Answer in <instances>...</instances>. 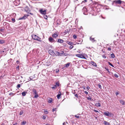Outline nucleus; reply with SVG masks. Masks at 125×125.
Masks as SVG:
<instances>
[{
    "label": "nucleus",
    "instance_id": "1",
    "mask_svg": "<svg viewBox=\"0 0 125 125\" xmlns=\"http://www.w3.org/2000/svg\"><path fill=\"white\" fill-rule=\"evenodd\" d=\"M77 57L81 58H83L86 59L85 56H86L87 55L85 53L78 54L75 55Z\"/></svg>",
    "mask_w": 125,
    "mask_h": 125
},
{
    "label": "nucleus",
    "instance_id": "2",
    "mask_svg": "<svg viewBox=\"0 0 125 125\" xmlns=\"http://www.w3.org/2000/svg\"><path fill=\"white\" fill-rule=\"evenodd\" d=\"M32 37L33 39L34 40H36L40 42H41L42 41L41 40V38H40L36 35H33L32 36Z\"/></svg>",
    "mask_w": 125,
    "mask_h": 125
},
{
    "label": "nucleus",
    "instance_id": "3",
    "mask_svg": "<svg viewBox=\"0 0 125 125\" xmlns=\"http://www.w3.org/2000/svg\"><path fill=\"white\" fill-rule=\"evenodd\" d=\"M104 114L105 115L109 116H113V114H112L109 113L108 112H104Z\"/></svg>",
    "mask_w": 125,
    "mask_h": 125
},
{
    "label": "nucleus",
    "instance_id": "4",
    "mask_svg": "<svg viewBox=\"0 0 125 125\" xmlns=\"http://www.w3.org/2000/svg\"><path fill=\"white\" fill-rule=\"evenodd\" d=\"M48 40L51 42H54L55 41L54 39L51 37H50L48 38Z\"/></svg>",
    "mask_w": 125,
    "mask_h": 125
},
{
    "label": "nucleus",
    "instance_id": "5",
    "mask_svg": "<svg viewBox=\"0 0 125 125\" xmlns=\"http://www.w3.org/2000/svg\"><path fill=\"white\" fill-rule=\"evenodd\" d=\"M46 10H43L42 9H41L40 10V12L42 14H45L46 13Z\"/></svg>",
    "mask_w": 125,
    "mask_h": 125
},
{
    "label": "nucleus",
    "instance_id": "6",
    "mask_svg": "<svg viewBox=\"0 0 125 125\" xmlns=\"http://www.w3.org/2000/svg\"><path fill=\"white\" fill-rule=\"evenodd\" d=\"M122 1L120 0H115L113 2L115 3L116 4H121L122 3Z\"/></svg>",
    "mask_w": 125,
    "mask_h": 125
},
{
    "label": "nucleus",
    "instance_id": "7",
    "mask_svg": "<svg viewBox=\"0 0 125 125\" xmlns=\"http://www.w3.org/2000/svg\"><path fill=\"white\" fill-rule=\"evenodd\" d=\"M90 63L94 66L95 67L97 66V65L96 64L94 61H91L90 62Z\"/></svg>",
    "mask_w": 125,
    "mask_h": 125
},
{
    "label": "nucleus",
    "instance_id": "8",
    "mask_svg": "<svg viewBox=\"0 0 125 125\" xmlns=\"http://www.w3.org/2000/svg\"><path fill=\"white\" fill-rule=\"evenodd\" d=\"M83 40L82 39H80L79 40H78V42H79L77 43V44H81L83 42Z\"/></svg>",
    "mask_w": 125,
    "mask_h": 125
},
{
    "label": "nucleus",
    "instance_id": "9",
    "mask_svg": "<svg viewBox=\"0 0 125 125\" xmlns=\"http://www.w3.org/2000/svg\"><path fill=\"white\" fill-rule=\"evenodd\" d=\"M53 101L52 99L50 98H49L48 100V102L49 103H51Z\"/></svg>",
    "mask_w": 125,
    "mask_h": 125
},
{
    "label": "nucleus",
    "instance_id": "10",
    "mask_svg": "<svg viewBox=\"0 0 125 125\" xmlns=\"http://www.w3.org/2000/svg\"><path fill=\"white\" fill-rule=\"evenodd\" d=\"M52 36L53 38H56L58 36V34L57 33H54L52 35Z\"/></svg>",
    "mask_w": 125,
    "mask_h": 125
},
{
    "label": "nucleus",
    "instance_id": "11",
    "mask_svg": "<svg viewBox=\"0 0 125 125\" xmlns=\"http://www.w3.org/2000/svg\"><path fill=\"white\" fill-rule=\"evenodd\" d=\"M49 53L51 55L53 54H54V53L52 50H49Z\"/></svg>",
    "mask_w": 125,
    "mask_h": 125
},
{
    "label": "nucleus",
    "instance_id": "12",
    "mask_svg": "<svg viewBox=\"0 0 125 125\" xmlns=\"http://www.w3.org/2000/svg\"><path fill=\"white\" fill-rule=\"evenodd\" d=\"M64 42V41L60 39H59L58 40L57 42L60 43H62Z\"/></svg>",
    "mask_w": 125,
    "mask_h": 125
},
{
    "label": "nucleus",
    "instance_id": "13",
    "mask_svg": "<svg viewBox=\"0 0 125 125\" xmlns=\"http://www.w3.org/2000/svg\"><path fill=\"white\" fill-rule=\"evenodd\" d=\"M57 52V54L59 56H62V54H63L64 53V52L63 51L62 52V53H60L59 52Z\"/></svg>",
    "mask_w": 125,
    "mask_h": 125
},
{
    "label": "nucleus",
    "instance_id": "14",
    "mask_svg": "<svg viewBox=\"0 0 125 125\" xmlns=\"http://www.w3.org/2000/svg\"><path fill=\"white\" fill-rule=\"evenodd\" d=\"M61 95V93L60 92H59L58 94L57 95V97L58 99H59L60 98V96Z\"/></svg>",
    "mask_w": 125,
    "mask_h": 125
},
{
    "label": "nucleus",
    "instance_id": "15",
    "mask_svg": "<svg viewBox=\"0 0 125 125\" xmlns=\"http://www.w3.org/2000/svg\"><path fill=\"white\" fill-rule=\"evenodd\" d=\"M5 30V28L4 27H2V28L0 29V32L1 33V32H3Z\"/></svg>",
    "mask_w": 125,
    "mask_h": 125
},
{
    "label": "nucleus",
    "instance_id": "16",
    "mask_svg": "<svg viewBox=\"0 0 125 125\" xmlns=\"http://www.w3.org/2000/svg\"><path fill=\"white\" fill-rule=\"evenodd\" d=\"M120 103L124 105L125 104V102L123 100H120Z\"/></svg>",
    "mask_w": 125,
    "mask_h": 125
},
{
    "label": "nucleus",
    "instance_id": "17",
    "mask_svg": "<svg viewBox=\"0 0 125 125\" xmlns=\"http://www.w3.org/2000/svg\"><path fill=\"white\" fill-rule=\"evenodd\" d=\"M104 124L105 125H110V123L105 121L104 122Z\"/></svg>",
    "mask_w": 125,
    "mask_h": 125
},
{
    "label": "nucleus",
    "instance_id": "18",
    "mask_svg": "<svg viewBox=\"0 0 125 125\" xmlns=\"http://www.w3.org/2000/svg\"><path fill=\"white\" fill-rule=\"evenodd\" d=\"M66 43L69 45H72L73 44V43L68 41H67L66 42Z\"/></svg>",
    "mask_w": 125,
    "mask_h": 125
},
{
    "label": "nucleus",
    "instance_id": "19",
    "mask_svg": "<svg viewBox=\"0 0 125 125\" xmlns=\"http://www.w3.org/2000/svg\"><path fill=\"white\" fill-rule=\"evenodd\" d=\"M95 105L97 107H100L101 105L99 103H96L95 104Z\"/></svg>",
    "mask_w": 125,
    "mask_h": 125
},
{
    "label": "nucleus",
    "instance_id": "20",
    "mask_svg": "<svg viewBox=\"0 0 125 125\" xmlns=\"http://www.w3.org/2000/svg\"><path fill=\"white\" fill-rule=\"evenodd\" d=\"M80 115V114H78L77 115H75V117L78 118H79V116Z\"/></svg>",
    "mask_w": 125,
    "mask_h": 125
},
{
    "label": "nucleus",
    "instance_id": "21",
    "mask_svg": "<svg viewBox=\"0 0 125 125\" xmlns=\"http://www.w3.org/2000/svg\"><path fill=\"white\" fill-rule=\"evenodd\" d=\"M90 40L93 42H94L96 41V40L94 39V38L90 37Z\"/></svg>",
    "mask_w": 125,
    "mask_h": 125
},
{
    "label": "nucleus",
    "instance_id": "22",
    "mask_svg": "<svg viewBox=\"0 0 125 125\" xmlns=\"http://www.w3.org/2000/svg\"><path fill=\"white\" fill-rule=\"evenodd\" d=\"M29 15H25L23 16V18H24V20L25 19H26L27 18V17L29 16Z\"/></svg>",
    "mask_w": 125,
    "mask_h": 125
},
{
    "label": "nucleus",
    "instance_id": "23",
    "mask_svg": "<svg viewBox=\"0 0 125 125\" xmlns=\"http://www.w3.org/2000/svg\"><path fill=\"white\" fill-rule=\"evenodd\" d=\"M32 91L34 93V94H36L37 93L36 90L34 89H32Z\"/></svg>",
    "mask_w": 125,
    "mask_h": 125
},
{
    "label": "nucleus",
    "instance_id": "24",
    "mask_svg": "<svg viewBox=\"0 0 125 125\" xmlns=\"http://www.w3.org/2000/svg\"><path fill=\"white\" fill-rule=\"evenodd\" d=\"M26 121H23L21 123V125H24L26 124Z\"/></svg>",
    "mask_w": 125,
    "mask_h": 125
},
{
    "label": "nucleus",
    "instance_id": "25",
    "mask_svg": "<svg viewBox=\"0 0 125 125\" xmlns=\"http://www.w3.org/2000/svg\"><path fill=\"white\" fill-rule=\"evenodd\" d=\"M70 64V63H69V62L67 63V64H65V67L67 68L68 67H69Z\"/></svg>",
    "mask_w": 125,
    "mask_h": 125
},
{
    "label": "nucleus",
    "instance_id": "26",
    "mask_svg": "<svg viewBox=\"0 0 125 125\" xmlns=\"http://www.w3.org/2000/svg\"><path fill=\"white\" fill-rule=\"evenodd\" d=\"M5 42V41L3 40H0V44H3Z\"/></svg>",
    "mask_w": 125,
    "mask_h": 125
},
{
    "label": "nucleus",
    "instance_id": "27",
    "mask_svg": "<svg viewBox=\"0 0 125 125\" xmlns=\"http://www.w3.org/2000/svg\"><path fill=\"white\" fill-rule=\"evenodd\" d=\"M26 92H24L22 93L21 94L23 96H24L26 95Z\"/></svg>",
    "mask_w": 125,
    "mask_h": 125
},
{
    "label": "nucleus",
    "instance_id": "28",
    "mask_svg": "<svg viewBox=\"0 0 125 125\" xmlns=\"http://www.w3.org/2000/svg\"><path fill=\"white\" fill-rule=\"evenodd\" d=\"M111 57L113 58L115 57V55L114 54L112 53L111 54Z\"/></svg>",
    "mask_w": 125,
    "mask_h": 125
},
{
    "label": "nucleus",
    "instance_id": "29",
    "mask_svg": "<svg viewBox=\"0 0 125 125\" xmlns=\"http://www.w3.org/2000/svg\"><path fill=\"white\" fill-rule=\"evenodd\" d=\"M10 27L9 25H8L6 27V29H9Z\"/></svg>",
    "mask_w": 125,
    "mask_h": 125
},
{
    "label": "nucleus",
    "instance_id": "30",
    "mask_svg": "<svg viewBox=\"0 0 125 125\" xmlns=\"http://www.w3.org/2000/svg\"><path fill=\"white\" fill-rule=\"evenodd\" d=\"M35 95L34 96V97L35 98H37L38 97V95L37 93L36 94H35Z\"/></svg>",
    "mask_w": 125,
    "mask_h": 125
},
{
    "label": "nucleus",
    "instance_id": "31",
    "mask_svg": "<svg viewBox=\"0 0 125 125\" xmlns=\"http://www.w3.org/2000/svg\"><path fill=\"white\" fill-rule=\"evenodd\" d=\"M105 69L109 73H110L109 69L105 67Z\"/></svg>",
    "mask_w": 125,
    "mask_h": 125
},
{
    "label": "nucleus",
    "instance_id": "32",
    "mask_svg": "<svg viewBox=\"0 0 125 125\" xmlns=\"http://www.w3.org/2000/svg\"><path fill=\"white\" fill-rule=\"evenodd\" d=\"M73 37L74 39H75L77 38L76 35V34L74 35L73 36Z\"/></svg>",
    "mask_w": 125,
    "mask_h": 125
},
{
    "label": "nucleus",
    "instance_id": "33",
    "mask_svg": "<svg viewBox=\"0 0 125 125\" xmlns=\"http://www.w3.org/2000/svg\"><path fill=\"white\" fill-rule=\"evenodd\" d=\"M13 23L15 21V20L14 18H12L11 19Z\"/></svg>",
    "mask_w": 125,
    "mask_h": 125
},
{
    "label": "nucleus",
    "instance_id": "34",
    "mask_svg": "<svg viewBox=\"0 0 125 125\" xmlns=\"http://www.w3.org/2000/svg\"><path fill=\"white\" fill-rule=\"evenodd\" d=\"M108 64L112 67H114L113 65L110 62H108Z\"/></svg>",
    "mask_w": 125,
    "mask_h": 125
},
{
    "label": "nucleus",
    "instance_id": "35",
    "mask_svg": "<svg viewBox=\"0 0 125 125\" xmlns=\"http://www.w3.org/2000/svg\"><path fill=\"white\" fill-rule=\"evenodd\" d=\"M56 84L58 86H59V83L58 82H56Z\"/></svg>",
    "mask_w": 125,
    "mask_h": 125
},
{
    "label": "nucleus",
    "instance_id": "36",
    "mask_svg": "<svg viewBox=\"0 0 125 125\" xmlns=\"http://www.w3.org/2000/svg\"><path fill=\"white\" fill-rule=\"evenodd\" d=\"M114 75L115 76L116 78H118V75L116 74H115Z\"/></svg>",
    "mask_w": 125,
    "mask_h": 125
},
{
    "label": "nucleus",
    "instance_id": "37",
    "mask_svg": "<svg viewBox=\"0 0 125 125\" xmlns=\"http://www.w3.org/2000/svg\"><path fill=\"white\" fill-rule=\"evenodd\" d=\"M19 20H24V18H23V17H21V18H19Z\"/></svg>",
    "mask_w": 125,
    "mask_h": 125
},
{
    "label": "nucleus",
    "instance_id": "38",
    "mask_svg": "<svg viewBox=\"0 0 125 125\" xmlns=\"http://www.w3.org/2000/svg\"><path fill=\"white\" fill-rule=\"evenodd\" d=\"M83 10L84 11H87V9L85 8H83Z\"/></svg>",
    "mask_w": 125,
    "mask_h": 125
},
{
    "label": "nucleus",
    "instance_id": "39",
    "mask_svg": "<svg viewBox=\"0 0 125 125\" xmlns=\"http://www.w3.org/2000/svg\"><path fill=\"white\" fill-rule=\"evenodd\" d=\"M20 84H18L17 86V88H20Z\"/></svg>",
    "mask_w": 125,
    "mask_h": 125
},
{
    "label": "nucleus",
    "instance_id": "40",
    "mask_svg": "<svg viewBox=\"0 0 125 125\" xmlns=\"http://www.w3.org/2000/svg\"><path fill=\"white\" fill-rule=\"evenodd\" d=\"M44 113L46 114H47L48 113V112L47 111H44Z\"/></svg>",
    "mask_w": 125,
    "mask_h": 125
},
{
    "label": "nucleus",
    "instance_id": "41",
    "mask_svg": "<svg viewBox=\"0 0 125 125\" xmlns=\"http://www.w3.org/2000/svg\"><path fill=\"white\" fill-rule=\"evenodd\" d=\"M73 47V45H71L70 46L69 48L70 49H72Z\"/></svg>",
    "mask_w": 125,
    "mask_h": 125
},
{
    "label": "nucleus",
    "instance_id": "42",
    "mask_svg": "<svg viewBox=\"0 0 125 125\" xmlns=\"http://www.w3.org/2000/svg\"><path fill=\"white\" fill-rule=\"evenodd\" d=\"M44 18L45 19H47V16L46 15H44Z\"/></svg>",
    "mask_w": 125,
    "mask_h": 125
},
{
    "label": "nucleus",
    "instance_id": "43",
    "mask_svg": "<svg viewBox=\"0 0 125 125\" xmlns=\"http://www.w3.org/2000/svg\"><path fill=\"white\" fill-rule=\"evenodd\" d=\"M107 50L108 51H110L111 50V49L110 47H108L107 48Z\"/></svg>",
    "mask_w": 125,
    "mask_h": 125
},
{
    "label": "nucleus",
    "instance_id": "44",
    "mask_svg": "<svg viewBox=\"0 0 125 125\" xmlns=\"http://www.w3.org/2000/svg\"><path fill=\"white\" fill-rule=\"evenodd\" d=\"M102 57L103 58H104V59L105 58H106V57L104 55H102Z\"/></svg>",
    "mask_w": 125,
    "mask_h": 125
},
{
    "label": "nucleus",
    "instance_id": "45",
    "mask_svg": "<svg viewBox=\"0 0 125 125\" xmlns=\"http://www.w3.org/2000/svg\"><path fill=\"white\" fill-rule=\"evenodd\" d=\"M46 117L45 116H43L42 119L43 120L45 119H46Z\"/></svg>",
    "mask_w": 125,
    "mask_h": 125
},
{
    "label": "nucleus",
    "instance_id": "46",
    "mask_svg": "<svg viewBox=\"0 0 125 125\" xmlns=\"http://www.w3.org/2000/svg\"><path fill=\"white\" fill-rule=\"evenodd\" d=\"M75 96L77 98H78V96L77 94H75Z\"/></svg>",
    "mask_w": 125,
    "mask_h": 125
},
{
    "label": "nucleus",
    "instance_id": "47",
    "mask_svg": "<svg viewBox=\"0 0 125 125\" xmlns=\"http://www.w3.org/2000/svg\"><path fill=\"white\" fill-rule=\"evenodd\" d=\"M56 87V85H55L54 86L52 87V89H55Z\"/></svg>",
    "mask_w": 125,
    "mask_h": 125
},
{
    "label": "nucleus",
    "instance_id": "48",
    "mask_svg": "<svg viewBox=\"0 0 125 125\" xmlns=\"http://www.w3.org/2000/svg\"><path fill=\"white\" fill-rule=\"evenodd\" d=\"M23 114V112L22 111H21L20 112V115H22Z\"/></svg>",
    "mask_w": 125,
    "mask_h": 125
},
{
    "label": "nucleus",
    "instance_id": "49",
    "mask_svg": "<svg viewBox=\"0 0 125 125\" xmlns=\"http://www.w3.org/2000/svg\"><path fill=\"white\" fill-rule=\"evenodd\" d=\"M56 109V108H53L52 109V111L53 112L54 111H55Z\"/></svg>",
    "mask_w": 125,
    "mask_h": 125
},
{
    "label": "nucleus",
    "instance_id": "50",
    "mask_svg": "<svg viewBox=\"0 0 125 125\" xmlns=\"http://www.w3.org/2000/svg\"><path fill=\"white\" fill-rule=\"evenodd\" d=\"M84 93L85 94H88V92L86 91H84Z\"/></svg>",
    "mask_w": 125,
    "mask_h": 125
},
{
    "label": "nucleus",
    "instance_id": "51",
    "mask_svg": "<svg viewBox=\"0 0 125 125\" xmlns=\"http://www.w3.org/2000/svg\"><path fill=\"white\" fill-rule=\"evenodd\" d=\"M87 99L89 100H91V98H87Z\"/></svg>",
    "mask_w": 125,
    "mask_h": 125
},
{
    "label": "nucleus",
    "instance_id": "52",
    "mask_svg": "<svg viewBox=\"0 0 125 125\" xmlns=\"http://www.w3.org/2000/svg\"><path fill=\"white\" fill-rule=\"evenodd\" d=\"M4 52V51H0V53H3Z\"/></svg>",
    "mask_w": 125,
    "mask_h": 125
},
{
    "label": "nucleus",
    "instance_id": "53",
    "mask_svg": "<svg viewBox=\"0 0 125 125\" xmlns=\"http://www.w3.org/2000/svg\"><path fill=\"white\" fill-rule=\"evenodd\" d=\"M90 88V87H89L88 86L86 87V89L88 90H89Z\"/></svg>",
    "mask_w": 125,
    "mask_h": 125
},
{
    "label": "nucleus",
    "instance_id": "54",
    "mask_svg": "<svg viewBox=\"0 0 125 125\" xmlns=\"http://www.w3.org/2000/svg\"><path fill=\"white\" fill-rule=\"evenodd\" d=\"M87 0H84V1H82V2H87Z\"/></svg>",
    "mask_w": 125,
    "mask_h": 125
},
{
    "label": "nucleus",
    "instance_id": "55",
    "mask_svg": "<svg viewBox=\"0 0 125 125\" xmlns=\"http://www.w3.org/2000/svg\"><path fill=\"white\" fill-rule=\"evenodd\" d=\"M119 94V93L117 92L116 93V95H117Z\"/></svg>",
    "mask_w": 125,
    "mask_h": 125
},
{
    "label": "nucleus",
    "instance_id": "56",
    "mask_svg": "<svg viewBox=\"0 0 125 125\" xmlns=\"http://www.w3.org/2000/svg\"><path fill=\"white\" fill-rule=\"evenodd\" d=\"M94 112H98V111H97V110H94Z\"/></svg>",
    "mask_w": 125,
    "mask_h": 125
},
{
    "label": "nucleus",
    "instance_id": "57",
    "mask_svg": "<svg viewBox=\"0 0 125 125\" xmlns=\"http://www.w3.org/2000/svg\"><path fill=\"white\" fill-rule=\"evenodd\" d=\"M17 123H16L14 124H13V125H17Z\"/></svg>",
    "mask_w": 125,
    "mask_h": 125
},
{
    "label": "nucleus",
    "instance_id": "58",
    "mask_svg": "<svg viewBox=\"0 0 125 125\" xmlns=\"http://www.w3.org/2000/svg\"><path fill=\"white\" fill-rule=\"evenodd\" d=\"M98 86H99V88H101V85H99Z\"/></svg>",
    "mask_w": 125,
    "mask_h": 125
},
{
    "label": "nucleus",
    "instance_id": "59",
    "mask_svg": "<svg viewBox=\"0 0 125 125\" xmlns=\"http://www.w3.org/2000/svg\"><path fill=\"white\" fill-rule=\"evenodd\" d=\"M83 88L84 89H85V88L84 86H83Z\"/></svg>",
    "mask_w": 125,
    "mask_h": 125
},
{
    "label": "nucleus",
    "instance_id": "60",
    "mask_svg": "<svg viewBox=\"0 0 125 125\" xmlns=\"http://www.w3.org/2000/svg\"><path fill=\"white\" fill-rule=\"evenodd\" d=\"M29 13L31 15H33V14L31 13Z\"/></svg>",
    "mask_w": 125,
    "mask_h": 125
},
{
    "label": "nucleus",
    "instance_id": "61",
    "mask_svg": "<svg viewBox=\"0 0 125 125\" xmlns=\"http://www.w3.org/2000/svg\"><path fill=\"white\" fill-rule=\"evenodd\" d=\"M17 63H18L19 62L18 61H17Z\"/></svg>",
    "mask_w": 125,
    "mask_h": 125
},
{
    "label": "nucleus",
    "instance_id": "62",
    "mask_svg": "<svg viewBox=\"0 0 125 125\" xmlns=\"http://www.w3.org/2000/svg\"><path fill=\"white\" fill-rule=\"evenodd\" d=\"M45 125H50L49 124H45Z\"/></svg>",
    "mask_w": 125,
    "mask_h": 125
},
{
    "label": "nucleus",
    "instance_id": "63",
    "mask_svg": "<svg viewBox=\"0 0 125 125\" xmlns=\"http://www.w3.org/2000/svg\"><path fill=\"white\" fill-rule=\"evenodd\" d=\"M65 122H64L63 123V125H65Z\"/></svg>",
    "mask_w": 125,
    "mask_h": 125
},
{
    "label": "nucleus",
    "instance_id": "64",
    "mask_svg": "<svg viewBox=\"0 0 125 125\" xmlns=\"http://www.w3.org/2000/svg\"><path fill=\"white\" fill-rule=\"evenodd\" d=\"M1 125H4V123H2Z\"/></svg>",
    "mask_w": 125,
    "mask_h": 125
}]
</instances>
